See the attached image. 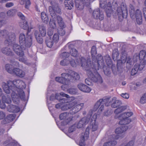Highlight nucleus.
<instances>
[{
  "label": "nucleus",
  "instance_id": "obj_1",
  "mask_svg": "<svg viewBox=\"0 0 146 146\" xmlns=\"http://www.w3.org/2000/svg\"><path fill=\"white\" fill-rule=\"evenodd\" d=\"M2 87L4 92L7 94H9L12 92L11 96L14 102H17V101L19 100V96L17 95V93L14 89H13V88L12 85L9 84L8 83V81L7 83L4 82H3Z\"/></svg>",
  "mask_w": 146,
  "mask_h": 146
},
{
  "label": "nucleus",
  "instance_id": "obj_2",
  "mask_svg": "<svg viewBox=\"0 0 146 146\" xmlns=\"http://www.w3.org/2000/svg\"><path fill=\"white\" fill-rule=\"evenodd\" d=\"M129 7V12L131 18L132 19L136 18L137 23L139 25L142 24L143 19L141 11L139 9H137L135 11L134 7L131 5Z\"/></svg>",
  "mask_w": 146,
  "mask_h": 146
},
{
  "label": "nucleus",
  "instance_id": "obj_3",
  "mask_svg": "<svg viewBox=\"0 0 146 146\" xmlns=\"http://www.w3.org/2000/svg\"><path fill=\"white\" fill-rule=\"evenodd\" d=\"M32 39L31 35H29L26 38L24 34H21L19 37L20 44L23 48H25L26 47H30L32 44Z\"/></svg>",
  "mask_w": 146,
  "mask_h": 146
},
{
  "label": "nucleus",
  "instance_id": "obj_4",
  "mask_svg": "<svg viewBox=\"0 0 146 146\" xmlns=\"http://www.w3.org/2000/svg\"><path fill=\"white\" fill-rule=\"evenodd\" d=\"M38 28L40 34L38 31L35 30L34 32V35L37 42L41 44L43 42L42 36H44L46 35V28L43 25H38Z\"/></svg>",
  "mask_w": 146,
  "mask_h": 146
},
{
  "label": "nucleus",
  "instance_id": "obj_5",
  "mask_svg": "<svg viewBox=\"0 0 146 146\" xmlns=\"http://www.w3.org/2000/svg\"><path fill=\"white\" fill-rule=\"evenodd\" d=\"M126 62V63H133L132 60L129 57L127 56V54L125 52H122L120 60H118L117 62V70L121 71L123 67V64Z\"/></svg>",
  "mask_w": 146,
  "mask_h": 146
},
{
  "label": "nucleus",
  "instance_id": "obj_6",
  "mask_svg": "<svg viewBox=\"0 0 146 146\" xmlns=\"http://www.w3.org/2000/svg\"><path fill=\"white\" fill-rule=\"evenodd\" d=\"M0 36L5 39V44H9L15 39V35L13 32L9 33L7 31L4 30L0 31Z\"/></svg>",
  "mask_w": 146,
  "mask_h": 146
},
{
  "label": "nucleus",
  "instance_id": "obj_7",
  "mask_svg": "<svg viewBox=\"0 0 146 146\" xmlns=\"http://www.w3.org/2000/svg\"><path fill=\"white\" fill-rule=\"evenodd\" d=\"M118 17L119 18H126L128 15V11L126 4L122 3L120 7H117L116 10Z\"/></svg>",
  "mask_w": 146,
  "mask_h": 146
},
{
  "label": "nucleus",
  "instance_id": "obj_8",
  "mask_svg": "<svg viewBox=\"0 0 146 146\" xmlns=\"http://www.w3.org/2000/svg\"><path fill=\"white\" fill-rule=\"evenodd\" d=\"M92 62L94 69L96 70H99L100 68L104 65L103 57L100 55L97 56V58L95 57L94 59L93 58Z\"/></svg>",
  "mask_w": 146,
  "mask_h": 146
},
{
  "label": "nucleus",
  "instance_id": "obj_9",
  "mask_svg": "<svg viewBox=\"0 0 146 146\" xmlns=\"http://www.w3.org/2000/svg\"><path fill=\"white\" fill-rule=\"evenodd\" d=\"M92 113L93 111L92 110H90L89 111L87 117L83 118L78 123H75L77 128H81L88 124L90 120Z\"/></svg>",
  "mask_w": 146,
  "mask_h": 146
},
{
  "label": "nucleus",
  "instance_id": "obj_10",
  "mask_svg": "<svg viewBox=\"0 0 146 146\" xmlns=\"http://www.w3.org/2000/svg\"><path fill=\"white\" fill-rule=\"evenodd\" d=\"M80 60L81 66L86 71L87 73L88 71L94 69L90 59H89L86 60L84 58L82 57Z\"/></svg>",
  "mask_w": 146,
  "mask_h": 146
},
{
  "label": "nucleus",
  "instance_id": "obj_11",
  "mask_svg": "<svg viewBox=\"0 0 146 146\" xmlns=\"http://www.w3.org/2000/svg\"><path fill=\"white\" fill-rule=\"evenodd\" d=\"M51 6H49L48 9L50 14L53 17L55 16L56 13H60L61 11L57 3L51 2Z\"/></svg>",
  "mask_w": 146,
  "mask_h": 146
},
{
  "label": "nucleus",
  "instance_id": "obj_12",
  "mask_svg": "<svg viewBox=\"0 0 146 146\" xmlns=\"http://www.w3.org/2000/svg\"><path fill=\"white\" fill-rule=\"evenodd\" d=\"M94 69L90 70V71H88L87 73L88 76L90 77V80L93 82H97L99 83H102L103 82L102 79L100 76L98 74L94 75L92 73V71H94Z\"/></svg>",
  "mask_w": 146,
  "mask_h": 146
},
{
  "label": "nucleus",
  "instance_id": "obj_13",
  "mask_svg": "<svg viewBox=\"0 0 146 146\" xmlns=\"http://www.w3.org/2000/svg\"><path fill=\"white\" fill-rule=\"evenodd\" d=\"M18 82L19 84L18 90L17 91V94L19 96V98L23 100L25 98V95L23 89L25 88L26 85L23 81L20 80V81H18Z\"/></svg>",
  "mask_w": 146,
  "mask_h": 146
},
{
  "label": "nucleus",
  "instance_id": "obj_14",
  "mask_svg": "<svg viewBox=\"0 0 146 146\" xmlns=\"http://www.w3.org/2000/svg\"><path fill=\"white\" fill-rule=\"evenodd\" d=\"M89 134V128L88 127H87L86 129L85 132L81 134L80 139L79 143L80 146H85V141L88 139Z\"/></svg>",
  "mask_w": 146,
  "mask_h": 146
},
{
  "label": "nucleus",
  "instance_id": "obj_15",
  "mask_svg": "<svg viewBox=\"0 0 146 146\" xmlns=\"http://www.w3.org/2000/svg\"><path fill=\"white\" fill-rule=\"evenodd\" d=\"M13 47V51L17 55L21 57H22L24 55L23 50L25 48H23L21 45L19 46L17 44H14Z\"/></svg>",
  "mask_w": 146,
  "mask_h": 146
},
{
  "label": "nucleus",
  "instance_id": "obj_16",
  "mask_svg": "<svg viewBox=\"0 0 146 146\" xmlns=\"http://www.w3.org/2000/svg\"><path fill=\"white\" fill-rule=\"evenodd\" d=\"M93 16L94 18L102 20L104 18L103 13L99 9H96L93 11Z\"/></svg>",
  "mask_w": 146,
  "mask_h": 146
},
{
  "label": "nucleus",
  "instance_id": "obj_17",
  "mask_svg": "<svg viewBox=\"0 0 146 146\" xmlns=\"http://www.w3.org/2000/svg\"><path fill=\"white\" fill-rule=\"evenodd\" d=\"M84 104L81 103L78 104L72 107V108L70 110V113L71 114H74L80 111L83 107Z\"/></svg>",
  "mask_w": 146,
  "mask_h": 146
},
{
  "label": "nucleus",
  "instance_id": "obj_18",
  "mask_svg": "<svg viewBox=\"0 0 146 146\" xmlns=\"http://www.w3.org/2000/svg\"><path fill=\"white\" fill-rule=\"evenodd\" d=\"M88 0H75V6L79 10H82L84 5V4L88 3Z\"/></svg>",
  "mask_w": 146,
  "mask_h": 146
},
{
  "label": "nucleus",
  "instance_id": "obj_19",
  "mask_svg": "<svg viewBox=\"0 0 146 146\" xmlns=\"http://www.w3.org/2000/svg\"><path fill=\"white\" fill-rule=\"evenodd\" d=\"M68 70H71L67 69L66 70L67 73H64L61 74V76L63 77V80H64L66 82H65L66 84H65L66 85H67L70 81L72 80V77L71 76V74H69Z\"/></svg>",
  "mask_w": 146,
  "mask_h": 146
},
{
  "label": "nucleus",
  "instance_id": "obj_20",
  "mask_svg": "<svg viewBox=\"0 0 146 146\" xmlns=\"http://www.w3.org/2000/svg\"><path fill=\"white\" fill-rule=\"evenodd\" d=\"M1 51L3 54L7 56H11L14 55L12 49L9 46L3 47Z\"/></svg>",
  "mask_w": 146,
  "mask_h": 146
},
{
  "label": "nucleus",
  "instance_id": "obj_21",
  "mask_svg": "<svg viewBox=\"0 0 146 146\" xmlns=\"http://www.w3.org/2000/svg\"><path fill=\"white\" fill-rule=\"evenodd\" d=\"M77 87L80 90L84 92L89 93L91 90L90 87L82 83L78 84Z\"/></svg>",
  "mask_w": 146,
  "mask_h": 146
},
{
  "label": "nucleus",
  "instance_id": "obj_22",
  "mask_svg": "<svg viewBox=\"0 0 146 146\" xmlns=\"http://www.w3.org/2000/svg\"><path fill=\"white\" fill-rule=\"evenodd\" d=\"M7 109L9 111L15 113L18 112L20 110V108L17 106L12 104L9 105Z\"/></svg>",
  "mask_w": 146,
  "mask_h": 146
},
{
  "label": "nucleus",
  "instance_id": "obj_23",
  "mask_svg": "<svg viewBox=\"0 0 146 146\" xmlns=\"http://www.w3.org/2000/svg\"><path fill=\"white\" fill-rule=\"evenodd\" d=\"M77 104V102L74 101L68 104H65L61 107V109L63 111L67 110L71 108L72 107L76 105Z\"/></svg>",
  "mask_w": 146,
  "mask_h": 146
},
{
  "label": "nucleus",
  "instance_id": "obj_24",
  "mask_svg": "<svg viewBox=\"0 0 146 146\" xmlns=\"http://www.w3.org/2000/svg\"><path fill=\"white\" fill-rule=\"evenodd\" d=\"M120 121L119 124L121 125H126L129 123L131 121V119L130 118H127L121 116V115L119 117Z\"/></svg>",
  "mask_w": 146,
  "mask_h": 146
},
{
  "label": "nucleus",
  "instance_id": "obj_25",
  "mask_svg": "<svg viewBox=\"0 0 146 146\" xmlns=\"http://www.w3.org/2000/svg\"><path fill=\"white\" fill-rule=\"evenodd\" d=\"M13 73L21 77H24L25 74V72L24 71L18 68H15L13 69Z\"/></svg>",
  "mask_w": 146,
  "mask_h": 146
},
{
  "label": "nucleus",
  "instance_id": "obj_26",
  "mask_svg": "<svg viewBox=\"0 0 146 146\" xmlns=\"http://www.w3.org/2000/svg\"><path fill=\"white\" fill-rule=\"evenodd\" d=\"M18 81H20V80H15L11 81H8V83L9 84H11L13 87V89H14L15 91L17 93V91L18 90Z\"/></svg>",
  "mask_w": 146,
  "mask_h": 146
},
{
  "label": "nucleus",
  "instance_id": "obj_27",
  "mask_svg": "<svg viewBox=\"0 0 146 146\" xmlns=\"http://www.w3.org/2000/svg\"><path fill=\"white\" fill-rule=\"evenodd\" d=\"M128 128L127 126H123L118 127L115 129V132L117 134H121L125 132Z\"/></svg>",
  "mask_w": 146,
  "mask_h": 146
},
{
  "label": "nucleus",
  "instance_id": "obj_28",
  "mask_svg": "<svg viewBox=\"0 0 146 146\" xmlns=\"http://www.w3.org/2000/svg\"><path fill=\"white\" fill-rule=\"evenodd\" d=\"M64 5L66 9H71L73 7L74 3L72 0H65Z\"/></svg>",
  "mask_w": 146,
  "mask_h": 146
},
{
  "label": "nucleus",
  "instance_id": "obj_29",
  "mask_svg": "<svg viewBox=\"0 0 146 146\" xmlns=\"http://www.w3.org/2000/svg\"><path fill=\"white\" fill-rule=\"evenodd\" d=\"M74 45L72 44H70L69 46V48L70 49V53L73 56H76L78 54V51L75 48H73Z\"/></svg>",
  "mask_w": 146,
  "mask_h": 146
},
{
  "label": "nucleus",
  "instance_id": "obj_30",
  "mask_svg": "<svg viewBox=\"0 0 146 146\" xmlns=\"http://www.w3.org/2000/svg\"><path fill=\"white\" fill-rule=\"evenodd\" d=\"M69 74H71V76L72 77V80H78L80 78L79 75L76 72L71 70H68Z\"/></svg>",
  "mask_w": 146,
  "mask_h": 146
},
{
  "label": "nucleus",
  "instance_id": "obj_31",
  "mask_svg": "<svg viewBox=\"0 0 146 146\" xmlns=\"http://www.w3.org/2000/svg\"><path fill=\"white\" fill-rule=\"evenodd\" d=\"M20 3L21 5H23L25 3V8L27 9H29L31 4L30 0H20Z\"/></svg>",
  "mask_w": 146,
  "mask_h": 146
},
{
  "label": "nucleus",
  "instance_id": "obj_32",
  "mask_svg": "<svg viewBox=\"0 0 146 146\" xmlns=\"http://www.w3.org/2000/svg\"><path fill=\"white\" fill-rule=\"evenodd\" d=\"M112 101L113 103L111 104V107L113 108H117L120 106L121 104V101L116 100L115 98H113Z\"/></svg>",
  "mask_w": 146,
  "mask_h": 146
},
{
  "label": "nucleus",
  "instance_id": "obj_33",
  "mask_svg": "<svg viewBox=\"0 0 146 146\" xmlns=\"http://www.w3.org/2000/svg\"><path fill=\"white\" fill-rule=\"evenodd\" d=\"M110 98H104L102 99L99 100L101 104H105L106 106H108L110 102L109 101Z\"/></svg>",
  "mask_w": 146,
  "mask_h": 146
},
{
  "label": "nucleus",
  "instance_id": "obj_34",
  "mask_svg": "<svg viewBox=\"0 0 146 146\" xmlns=\"http://www.w3.org/2000/svg\"><path fill=\"white\" fill-rule=\"evenodd\" d=\"M139 68V64H136L134 66L131 72V74L133 76L135 74L138 72V70H141Z\"/></svg>",
  "mask_w": 146,
  "mask_h": 146
},
{
  "label": "nucleus",
  "instance_id": "obj_35",
  "mask_svg": "<svg viewBox=\"0 0 146 146\" xmlns=\"http://www.w3.org/2000/svg\"><path fill=\"white\" fill-rule=\"evenodd\" d=\"M57 22L59 25L61 27L64 28L65 25L63 21V19L61 17L59 16H57L56 17Z\"/></svg>",
  "mask_w": 146,
  "mask_h": 146
},
{
  "label": "nucleus",
  "instance_id": "obj_36",
  "mask_svg": "<svg viewBox=\"0 0 146 146\" xmlns=\"http://www.w3.org/2000/svg\"><path fill=\"white\" fill-rule=\"evenodd\" d=\"M41 17L42 21L45 23H47L49 21L48 16L45 13L42 12L41 13Z\"/></svg>",
  "mask_w": 146,
  "mask_h": 146
},
{
  "label": "nucleus",
  "instance_id": "obj_37",
  "mask_svg": "<svg viewBox=\"0 0 146 146\" xmlns=\"http://www.w3.org/2000/svg\"><path fill=\"white\" fill-rule=\"evenodd\" d=\"M119 53L118 50L117 49H114L112 52V58L113 60L115 61L118 58Z\"/></svg>",
  "mask_w": 146,
  "mask_h": 146
},
{
  "label": "nucleus",
  "instance_id": "obj_38",
  "mask_svg": "<svg viewBox=\"0 0 146 146\" xmlns=\"http://www.w3.org/2000/svg\"><path fill=\"white\" fill-rule=\"evenodd\" d=\"M2 100L3 102L7 104L10 103L11 102V98L8 95L3 96H2Z\"/></svg>",
  "mask_w": 146,
  "mask_h": 146
},
{
  "label": "nucleus",
  "instance_id": "obj_39",
  "mask_svg": "<svg viewBox=\"0 0 146 146\" xmlns=\"http://www.w3.org/2000/svg\"><path fill=\"white\" fill-rule=\"evenodd\" d=\"M104 143V146H114L117 143V142L115 140H110Z\"/></svg>",
  "mask_w": 146,
  "mask_h": 146
},
{
  "label": "nucleus",
  "instance_id": "obj_40",
  "mask_svg": "<svg viewBox=\"0 0 146 146\" xmlns=\"http://www.w3.org/2000/svg\"><path fill=\"white\" fill-rule=\"evenodd\" d=\"M126 109L125 106H121L116 109L114 111V113L116 114H118L122 112Z\"/></svg>",
  "mask_w": 146,
  "mask_h": 146
},
{
  "label": "nucleus",
  "instance_id": "obj_41",
  "mask_svg": "<svg viewBox=\"0 0 146 146\" xmlns=\"http://www.w3.org/2000/svg\"><path fill=\"white\" fill-rule=\"evenodd\" d=\"M5 68L6 71L9 73H13V67L12 65L7 64L5 65Z\"/></svg>",
  "mask_w": 146,
  "mask_h": 146
},
{
  "label": "nucleus",
  "instance_id": "obj_42",
  "mask_svg": "<svg viewBox=\"0 0 146 146\" xmlns=\"http://www.w3.org/2000/svg\"><path fill=\"white\" fill-rule=\"evenodd\" d=\"M45 43L47 46L49 48L51 47L53 44V42L50 38H46L45 40Z\"/></svg>",
  "mask_w": 146,
  "mask_h": 146
},
{
  "label": "nucleus",
  "instance_id": "obj_43",
  "mask_svg": "<svg viewBox=\"0 0 146 146\" xmlns=\"http://www.w3.org/2000/svg\"><path fill=\"white\" fill-rule=\"evenodd\" d=\"M91 53L92 56V59H94L95 56L97 54L96 49L95 46H93L91 50Z\"/></svg>",
  "mask_w": 146,
  "mask_h": 146
},
{
  "label": "nucleus",
  "instance_id": "obj_44",
  "mask_svg": "<svg viewBox=\"0 0 146 146\" xmlns=\"http://www.w3.org/2000/svg\"><path fill=\"white\" fill-rule=\"evenodd\" d=\"M146 64V60L145 59H141L140 62V64L139 65V68L140 70H142Z\"/></svg>",
  "mask_w": 146,
  "mask_h": 146
},
{
  "label": "nucleus",
  "instance_id": "obj_45",
  "mask_svg": "<svg viewBox=\"0 0 146 146\" xmlns=\"http://www.w3.org/2000/svg\"><path fill=\"white\" fill-rule=\"evenodd\" d=\"M103 69V70L104 74L107 75L109 76L111 74V71L110 70V68L108 67H106L104 66H104H102Z\"/></svg>",
  "mask_w": 146,
  "mask_h": 146
},
{
  "label": "nucleus",
  "instance_id": "obj_46",
  "mask_svg": "<svg viewBox=\"0 0 146 146\" xmlns=\"http://www.w3.org/2000/svg\"><path fill=\"white\" fill-rule=\"evenodd\" d=\"M121 116L127 118H129V117L133 115V113L131 112H128L124 113L121 114Z\"/></svg>",
  "mask_w": 146,
  "mask_h": 146
},
{
  "label": "nucleus",
  "instance_id": "obj_47",
  "mask_svg": "<svg viewBox=\"0 0 146 146\" xmlns=\"http://www.w3.org/2000/svg\"><path fill=\"white\" fill-rule=\"evenodd\" d=\"M69 114L67 112H64L61 114L59 116V118L61 120L65 119L68 116Z\"/></svg>",
  "mask_w": 146,
  "mask_h": 146
},
{
  "label": "nucleus",
  "instance_id": "obj_48",
  "mask_svg": "<svg viewBox=\"0 0 146 146\" xmlns=\"http://www.w3.org/2000/svg\"><path fill=\"white\" fill-rule=\"evenodd\" d=\"M50 28L54 29L56 28V23L54 21L50 20L49 23Z\"/></svg>",
  "mask_w": 146,
  "mask_h": 146
},
{
  "label": "nucleus",
  "instance_id": "obj_49",
  "mask_svg": "<svg viewBox=\"0 0 146 146\" xmlns=\"http://www.w3.org/2000/svg\"><path fill=\"white\" fill-rule=\"evenodd\" d=\"M119 137V135L117 134H112L109 136L108 139L110 140H115L118 139Z\"/></svg>",
  "mask_w": 146,
  "mask_h": 146
},
{
  "label": "nucleus",
  "instance_id": "obj_50",
  "mask_svg": "<svg viewBox=\"0 0 146 146\" xmlns=\"http://www.w3.org/2000/svg\"><path fill=\"white\" fill-rule=\"evenodd\" d=\"M67 91L69 93L72 95L76 94L78 92L77 89L72 88L68 90Z\"/></svg>",
  "mask_w": 146,
  "mask_h": 146
},
{
  "label": "nucleus",
  "instance_id": "obj_51",
  "mask_svg": "<svg viewBox=\"0 0 146 146\" xmlns=\"http://www.w3.org/2000/svg\"><path fill=\"white\" fill-rule=\"evenodd\" d=\"M77 127L75 124L72 125L70 126L69 128L68 132L69 133L73 132V131L76 130Z\"/></svg>",
  "mask_w": 146,
  "mask_h": 146
},
{
  "label": "nucleus",
  "instance_id": "obj_52",
  "mask_svg": "<svg viewBox=\"0 0 146 146\" xmlns=\"http://www.w3.org/2000/svg\"><path fill=\"white\" fill-rule=\"evenodd\" d=\"M146 55L145 52L143 50L141 51L139 54V58L140 60L145 59Z\"/></svg>",
  "mask_w": 146,
  "mask_h": 146
},
{
  "label": "nucleus",
  "instance_id": "obj_53",
  "mask_svg": "<svg viewBox=\"0 0 146 146\" xmlns=\"http://www.w3.org/2000/svg\"><path fill=\"white\" fill-rule=\"evenodd\" d=\"M55 79L56 81L59 83H61L64 84H66L65 83L66 82H65V81L64 80H63V78L62 76L61 77H56L55 78Z\"/></svg>",
  "mask_w": 146,
  "mask_h": 146
},
{
  "label": "nucleus",
  "instance_id": "obj_54",
  "mask_svg": "<svg viewBox=\"0 0 146 146\" xmlns=\"http://www.w3.org/2000/svg\"><path fill=\"white\" fill-rule=\"evenodd\" d=\"M53 40L54 42L57 43L59 40V36L57 33L54 34L53 37Z\"/></svg>",
  "mask_w": 146,
  "mask_h": 146
},
{
  "label": "nucleus",
  "instance_id": "obj_55",
  "mask_svg": "<svg viewBox=\"0 0 146 146\" xmlns=\"http://www.w3.org/2000/svg\"><path fill=\"white\" fill-rule=\"evenodd\" d=\"M16 13L15 10H10L7 12V15L9 17H12Z\"/></svg>",
  "mask_w": 146,
  "mask_h": 146
},
{
  "label": "nucleus",
  "instance_id": "obj_56",
  "mask_svg": "<svg viewBox=\"0 0 146 146\" xmlns=\"http://www.w3.org/2000/svg\"><path fill=\"white\" fill-rule=\"evenodd\" d=\"M69 63V60L67 59H64L61 61L60 62V64L62 66H67Z\"/></svg>",
  "mask_w": 146,
  "mask_h": 146
},
{
  "label": "nucleus",
  "instance_id": "obj_57",
  "mask_svg": "<svg viewBox=\"0 0 146 146\" xmlns=\"http://www.w3.org/2000/svg\"><path fill=\"white\" fill-rule=\"evenodd\" d=\"M134 140H132L129 141L126 144L125 143L122 144L120 146H133V144H134Z\"/></svg>",
  "mask_w": 146,
  "mask_h": 146
},
{
  "label": "nucleus",
  "instance_id": "obj_58",
  "mask_svg": "<svg viewBox=\"0 0 146 146\" xmlns=\"http://www.w3.org/2000/svg\"><path fill=\"white\" fill-rule=\"evenodd\" d=\"M72 116L71 115L69 114L68 116L67 117L66 119H65L64 121V122H65V124H67L69 123V122L72 120Z\"/></svg>",
  "mask_w": 146,
  "mask_h": 146
},
{
  "label": "nucleus",
  "instance_id": "obj_59",
  "mask_svg": "<svg viewBox=\"0 0 146 146\" xmlns=\"http://www.w3.org/2000/svg\"><path fill=\"white\" fill-rule=\"evenodd\" d=\"M6 117L10 122L13 121L15 118L13 114H11L8 115Z\"/></svg>",
  "mask_w": 146,
  "mask_h": 146
},
{
  "label": "nucleus",
  "instance_id": "obj_60",
  "mask_svg": "<svg viewBox=\"0 0 146 146\" xmlns=\"http://www.w3.org/2000/svg\"><path fill=\"white\" fill-rule=\"evenodd\" d=\"M62 28H60L58 29V32L59 35H60L63 36H64L65 34V31L63 28H64L61 27Z\"/></svg>",
  "mask_w": 146,
  "mask_h": 146
},
{
  "label": "nucleus",
  "instance_id": "obj_61",
  "mask_svg": "<svg viewBox=\"0 0 146 146\" xmlns=\"http://www.w3.org/2000/svg\"><path fill=\"white\" fill-rule=\"evenodd\" d=\"M101 104L100 102V100H99L98 101L94 106V110L95 111H96L99 107V106Z\"/></svg>",
  "mask_w": 146,
  "mask_h": 146
},
{
  "label": "nucleus",
  "instance_id": "obj_62",
  "mask_svg": "<svg viewBox=\"0 0 146 146\" xmlns=\"http://www.w3.org/2000/svg\"><path fill=\"white\" fill-rule=\"evenodd\" d=\"M54 29L51 28H49L47 32L48 35L49 36H51L53 34Z\"/></svg>",
  "mask_w": 146,
  "mask_h": 146
},
{
  "label": "nucleus",
  "instance_id": "obj_63",
  "mask_svg": "<svg viewBox=\"0 0 146 146\" xmlns=\"http://www.w3.org/2000/svg\"><path fill=\"white\" fill-rule=\"evenodd\" d=\"M98 125L96 123L92 124V131H96L98 128Z\"/></svg>",
  "mask_w": 146,
  "mask_h": 146
},
{
  "label": "nucleus",
  "instance_id": "obj_64",
  "mask_svg": "<svg viewBox=\"0 0 146 146\" xmlns=\"http://www.w3.org/2000/svg\"><path fill=\"white\" fill-rule=\"evenodd\" d=\"M140 102L142 104H144L146 102V97L145 96H144V95H143L141 98L140 100Z\"/></svg>",
  "mask_w": 146,
  "mask_h": 146
}]
</instances>
